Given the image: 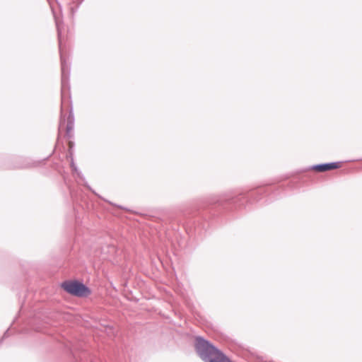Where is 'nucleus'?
<instances>
[{"label":"nucleus","instance_id":"obj_1","mask_svg":"<svg viewBox=\"0 0 362 362\" xmlns=\"http://www.w3.org/2000/svg\"><path fill=\"white\" fill-rule=\"evenodd\" d=\"M195 346L200 357L206 362H232L208 341H197Z\"/></svg>","mask_w":362,"mask_h":362},{"label":"nucleus","instance_id":"obj_2","mask_svg":"<svg viewBox=\"0 0 362 362\" xmlns=\"http://www.w3.org/2000/svg\"><path fill=\"white\" fill-rule=\"evenodd\" d=\"M62 287L71 295L77 297H86L90 291L83 284L77 281H66L62 283Z\"/></svg>","mask_w":362,"mask_h":362},{"label":"nucleus","instance_id":"obj_3","mask_svg":"<svg viewBox=\"0 0 362 362\" xmlns=\"http://www.w3.org/2000/svg\"><path fill=\"white\" fill-rule=\"evenodd\" d=\"M339 167V164L338 163H330L314 165L312 167V169L319 172H325L333 169H337Z\"/></svg>","mask_w":362,"mask_h":362},{"label":"nucleus","instance_id":"obj_4","mask_svg":"<svg viewBox=\"0 0 362 362\" xmlns=\"http://www.w3.org/2000/svg\"><path fill=\"white\" fill-rule=\"evenodd\" d=\"M62 88L65 86V63L62 62Z\"/></svg>","mask_w":362,"mask_h":362},{"label":"nucleus","instance_id":"obj_5","mask_svg":"<svg viewBox=\"0 0 362 362\" xmlns=\"http://www.w3.org/2000/svg\"><path fill=\"white\" fill-rule=\"evenodd\" d=\"M71 167L72 168V171L74 173H76L78 176H80V173L78 172V170L76 167V165H74V162L71 161Z\"/></svg>","mask_w":362,"mask_h":362},{"label":"nucleus","instance_id":"obj_6","mask_svg":"<svg viewBox=\"0 0 362 362\" xmlns=\"http://www.w3.org/2000/svg\"><path fill=\"white\" fill-rule=\"evenodd\" d=\"M55 21H56V25L57 28V30H58V35H59V37H60L61 31H60V28H59V21L57 18H55Z\"/></svg>","mask_w":362,"mask_h":362},{"label":"nucleus","instance_id":"obj_7","mask_svg":"<svg viewBox=\"0 0 362 362\" xmlns=\"http://www.w3.org/2000/svg\"><path fill=\"white\" fill-rule=\"evenodd\" d=\"M73 125L72 123L70 122L67 125V132H69L72 130Z\"/></svg>","mask_w":362,"mask_h":362},{"label":"nucleus","instance_id":"obj_8","mask_svg":"<svg viewBox=\"0 0 362 362\" xmlns=\"http://www.w3.org/2000/svg\"><path fill=\"white\" fill-rule=\"evenodd\" d=\"M194 339L202 340V339H204L203 337H197Z\"/></svg>","mask_w":362,"mask_h":362},{"label":"nucleus","instance_id":"obj_9","mask_svg":"<svg viewBox=\"0 0 362 362\" xmlns=\"http://www.w3.org/2000/svg\"><path fill=\"white\" fill-rule=\"evenodd\" d=\"M69 147L71 148L72 147V143L71 142H69Z\"/></svg>","mask_w":362,"mask_h":362}]
</instances>
